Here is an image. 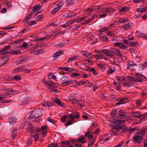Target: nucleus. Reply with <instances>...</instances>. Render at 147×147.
I'll return each mask as SVG.
<instances>
[{"label": "nucleus", "mask_w": 147, "mask_h": 147, "mask_svg": "<svg viewBox=\"0 0 147 147\" xmlns=\"http://www.w3.org/2000/svg\"><path fill=\"white\" fill-rule=\"evenodd\" d=\"M41 115V109H36L30 113L29 117L32 119L37 118Z\"/></svg>", "instance_id": "obj_1"}, {"label": "nucleus", "mask_w": 147, "mask_h": 147, "mask_svg": "<svg viewBox=\"0 0 147 147\" xmlns=\"http://www.w3.org/2000/svg\"><path fill=\"white\" fill-rule=\"evenodd\" d=\"M21 105H25L27 104L30 100L29 96L26 95L24 94L20 97Z\"/></svg>", "instance_id": "obj_2"}, {"label": "nucleus", "mask_w": 147, "mask_h": 147, "mask_svg": "<svg viewBox=\"0 0 147 147\" xmlns=\"http://www.w3.org/2000/svg\"><path fill=\"white\" fill-rule=\"evenodd\" d=\"M114 120V122L116 124L118 125L119 129H122L125 128V125L123 124H122V123H123L125 122V120L116 119H115Z\"/></svg>", "instance_id": "obj_3"}, {"label": "nucleus", "mask_w": 147, "mask_h": 147, "mask_svg": "<svg viewBox=\"0 0 147 147\" xmlns=\"http://www.w3.org/2000/svg\"><path fill=\"white\" fill-rule=\"evenodd\" d=\"M135 77L136 82H142L144 80H146V78L144 76L136 75Z\"/></svg>", "instance_id": "obj_4"}, {"label": "nucleus", "mask_w": 147, "mask_h": 147, "mask_svg": "<svg viewBox=\"0 0 147 147\" xmlns=\"http://www.w3.org/2000/svg\"><path fill=\"white\" fill-rule=\"evenodd\" d=\"M142 139V138L140 133H138L134 136L133 141L135 142H140Z\"/></svg>", "instance_id": "obj_5"}, {"label": "nucleus", "mask_w": 147, "mask_h": 147, "mask_svg": "<svg viewBox=\"0 0 147 147\" xmlns=\"http://www.w3.org/2000/svg\"><path fill=\"white\" fill-rule=\"evenodd\" d=\"M75 115H73L72 114H69V115H65L63 117L66 118V119L68 118H75L76 119H78L80 116V115L79 114V113L78 112H76V113H74Z\"/></svg>", "instance_id": "obj_6"}, {"label": "nucleus", "mask_w": 147, "mask_h": 147, "mask_svg": "<svg viewBox=\"0 0 147 147\" xmlns=\"http://www.w3.org/2000/svg\"><path fill=\"white\" fill-rule=\"evenodd\" d=\"M127 99L126 98H117L116 99V100L118 102L116 103L117 106H119L121 105L124 104H125L126 102L125 100H127Z\"/></svg>", "instance_id": "obj_7"}, {"label": "nucleus", "mask_w": 147, "mask_h": 147, "mask_svg": "<svg viewBox=\"0 0 147 147\" xmlns=\"http://www.w3.org/2000/svg\"><path fill=\"white\" fill-rule=\"evenodd\" d=\"M5 91L7 92V93L9 94L15 95L18 94L19 92L18 90L9 88L6 89Z\"/></svg>", "instance_id": "obj_8"}, {"label": "nucleus", "mask_w": 147, "mask_h": 147, "mask_svg": "<svg viewBox=\"0 0 147 147\" xmlns=\"http://www.w3.org/2000/svg\"><path fill=\"white\" fill-rule=\"evenodd\" d=\"M43 82L44 84L47 86H51L53 88H55V84L54 82L51 81L43 80Z\"/></svg>", "instance_id": "obj_9"}, {"label": "nucleus", "mask_w": 147, "mask_h": 147, "mask_svg": "<svg viewBox=\"0 0 147 147\" xmlns=\"http://www.w3.org/2000/svg\"><path fill=\"white\" fill-rule=\"evenodd\" d=\"M11 48V46L7 45L4 47L3 48L0 50V51L2 52V55L8 54V52L6 51V50L9 49Z\"/></svg>", "instance_id": "obj_10"}, {"label": "nucleus", "mask_w": 147, "mask_h": 147, "mask_svg": "<svg viewBox=\"0 0 147 147\" xmlns=\"http://www.w3.org/2000/svg\"><path fill=\"white\" fill-rule=\"evenodd\" d=\"M63 4H58L57 5V7L54 8L51 12V13L52 14H54L57 11H58L61 7Z\"/></svg>", "instance_id": "obj_11"}, {"label": "nucleus", "mask_w": 147, "mask_h": 147, "mask_svg": "<svg viewBox=\"0 0 147 147\" xmlns=\"http://www.w3.org/2000/svg\"><path fill=\"white\" fill-rule=\"evenodd\" d=\"M130 114L133 117L138 118H140L142 116L139 112H131L130 113Z\"/></svg>", "instance_id": "obj_12"}, {"label": "nucleus", "mask_w": 147, "mask_h": 147, "mask_svg": "<svg viewBox=\"0 0 147 147\" xmlns=\"http://www.w3.org/2000/svg\"><path fill=\"white\" fill-rule=\"evenodd\" d=\"M115 46H118L121 49H126L128 48V47L125 45L124 44L120 42H118L115 44Z\"/></svg>", "instance_id": "obj_13"}, {"label": "nucleus", "mask_w": 147, "mask_h": 147, "mask_svg": "<svg viewBox=\"0 0 147 147\" xmlns=\"http://www.w3.org/2000/svg\"><path fill=\"white\" fill-rule=\"evenodd\" d=\"M76 14L74 12H70L67 13H65L64 15V16L66 18H73L76 15Z\"/></svg>", "instance_id": "obj_14"}, {"label": "nucleus", "mask_w": 147, "mask_h": 147, "mask_svg": "<svg viewBox=\"0 0 147 147\" xmlns=\"http://www.w3.org/2000/svg\"><path fill=\"white\" fill-rule=\"evenodd\" d=\"M42 105L44 106L49 107L54 105V103L51 101H46L42 103Z\"/></svg>", "instance_id": "obj_15"}, {"label": "nucleus", "mask_w": 147, "mask_h": 147, "mask_svg": "<svg viewBox=\"0 0 147 147\" xmlns=\"http://www.w3.org/2000/svg\"><path fill=\"white\" fill-rule=\"evenodd\" d=\"M113 11L112 9H111L105 8L100 10V12L106 13L107 12L110 13Z\"/></svg>", "instance_id": "obj_16"}, {"label": "nucleus", "mask_w": 147, "mask_h": 147, "mask_svg": "<svg viewBox=\"0 0 147 147\" xmlns=\"http://www.w3.org/2000/svg\"><path fill=\"white\" fill-rule=\"evenodd\" d=\"M99 37L100 39L104 42L107 41L108 39V38H107L105 35H103L102 34H100V35H99Z\"/></svg>", "instance_id": "obj_17"}, {"label": "nucleus", "mask_w": 147, "mask_h": 147, "mask_svg": "<svg viewBox=\"0 0 147 147\" xmlns=\"http://www.w3.org/2000/svg\"><path fill=\"white\" fill-rule=\"evenodd\" d=\"M75 104L78 105L81 107H83L84 106V104L82 100H77Z\"/></svg>", "instance_id": "obj_18"}, {"label": "nucleus", "mask_w": 147, "mask_h": 147, "mask_svg": "<svg viewBox=\"0 0 147 147\" xmlns=\"http://www.w3.org/2000/svg\"><path fill=\"white\" fill-rule=\"evenodd\" d=\"M128 21V19L125 18H121L119 20V24H120L121 23H125Z\"/></svg>", "instance_id": "obj_19"}, {"label": "nucleus", "mask_w": 147, "mask_h": 147, "mask_svg": "<svg viewBox=\"0 0 147 147\" xmlns=\"http://www.w3.org/2000/svg\"><path fill=\"white\" fill-rule=\"evenodd\" d=\"M9 52L13 55H16L21 54L20 51L19 49L17 50H13L12 49Z\"/></svg>", "instance_id": "obj_20"}, {"label": "nucleus", "mask_w": 147, "mask_h": 147, "mask_svg": "<svg viewBox=\"0 0 147 147\" xmlns=\"http://www.w3.org/2000/svg\"><path fill=\"white\" fill-rule=\"evenodd\" d=\"M63 52V50H59L54 54V55H53V57L56 58L58 56L60 55L61 54H62Z\"/></svg>", "instance_id": "obj_21"}, {"label": "nucleus", "mask_w": 147, "mask_h": 147, "mask_svg": "<svg viewBox=\"0 0 147 147\" xmlns=\"http://www.w3.org/2000/svg\"><path fill=\"white\" fill-rule=\"evenodd\" d=\"M115 49H116L115 48H112L110 50V54L111 56H110L111 58H112L115 56Z\"/></svg>", "instance_id": "obj_22"}, {"label": "nucleus", "mask_w": 147, "mask_h": 147, "mask_svg": "<svg viewBox=\"0 0 147 147\" xmlns=\"http://www.w3.org/2000/svg\"><path fill=\"white\" fill-rule=\"evenodd\" d=\"M78 55H75L69 58L67 60V62L68 63H69V62L70 61H75L76 60L78 59Z\"/></svg>", "instance_id": "obj_23"}, {"label": "nucleus", "mask_w": 147, "mask_h": 147, "mask_svg": "<svg viewBox=\"0 0 147 147\" xmlns=\"http://www.w3.org/2000/svg\"><path fill=\"white\" fill-rule=\"evenodd\" d=\"M118 117L119 118L123 119V120H127L128 118L126 115L123 114H120L118 115Z\"/></svg>", "instance_id": "obj_24"}, {"label": "nucleus", "mask_w": 147, "mask_h": 147, "mask_svg": "<svg viewBox=\"0 0 147 147\" xmlns=\"http://www.w3.org/2000/svg\"><path fill=\"white\" fill-rule=\"evenodd\" d=\"M69 99L74 104H75V102L77 100L76 99V98L75 95L69 97Z\"/></svg>", "instance_id": "obj_25"}, {"label": "nucleus", "mask_w": 147, "mask_h": 147, "mask_svg": "<svg viewBox=\"0 0 147 147\" xmlns=\"http://www.w3.org/2000/svg\"><path fill=\"white\" fill-rule=\"evenodd\" d=\"M95 15L94 16L90 17L89 19L87 20L86 21H85L82 23V24H87L89 23L92 20L94 19Z\"/></svg>", "instance_id": "obj_26"}, {"label": "nucleus", "mask_w": 147, "mask_h": 147, "mask_svg": "<svg viewBox=\"0 0 147 147\" xmlns=\"http://www.w3.org/2000/svg\"><path fill=\"white\" fill-rule=\"evenodd\" d=\"M102 51L106 55H107L110 57L111 56L110 54V50L107 49H102Z\"/></svg>", "instance_id": "obj_27"}, {"label": "nucleus", "mask_w": 147, "mask_h": 147, "mask_svg": "<svg viewBox=\"0 0 147 147\" xmlns=\"http://www.w3.org/2000/svg\"><path fill=\"white\" fill-rule=\"evenodd\" d=\"M0 94L2 99L7 98L9 97L8 94L7 93V92L6 91L5 93H1Z\"/></svg>", "instance_id": "obj_28"}, {"label": "nucleus", "mask_w": 147, "mask_h": 147, "mask_svg": "<svg viewBox=\"0 0 147 147\" xmlns=\"http://www.w3.org/2000/svg\"><path fill=\"white\" fill-rule=\"evenodd\" d=\"M9 123L10 124H13V123L16 122L17 121V119L14 117H10L8 119Z\"/></svg>", "instance_id": "obj_29"}, {"label": "nucleus", "mask_w": 147, "mask_h": 147, "mask_svg": "<svg viewBox=\"0 0 147 147\" xmlns=\"http://www.w3.org/2000/svg\"><path fill=\"white\" fill-rule=\"evenodd\" d=\"M133 82H129L128 83L127 82H125L123 83V85L124 86L127 87L129 88L130 87H131L133 85Z\"/></svg>", "instance_id": "obj_30"}, {"label": "nucleus", "mask_w": 147, "mask_h": 147, "mask_svg": "<svg viewBox=\"0 0 147 147\" xmlns=\"http://www.w3.org/2000/svg\"><path fill=\"white\" fill-rule=\"evenodd\" d=\"M71 83H73L72 81L71 80H67L66 81L61 83V84H63L64 86H69Z\"/></svg>", "instance_id": "obj_31"}, {"label": "nucleus", "mask_w": 147, "mask_h": 147, "mask_svg": "<svg viewBox=\"0 0 147 147\" xmlns=\"http://www.w3.org/2000/svg\"><path fill=\"white\" fill-rule=\"evenodd\" d=\"M24 68V67H18L17 68H16L13 71V73H16L18 71H21Z\"/></svg>", "instance_id": "obj_32"}, {"label": "nucleus", "mask_w": 147, "mask_h": 147, "mask_svg": "<svg viewBox=\"0 0 147 147\" xmlns=\"http://www.w3.org/2000/svg\"><path fill=\"white\" fill-rule=\"evenodd\" d=\"M47 127L45 126H42L41 128V129L42 130V134L43 136L45 135L47 133V131L46 130Z\"/></svg>", "instance_id": "obj_33"}, {"label": "nucleus", "mask_w": 147, "mask_h": 147, "mask_svg": "<svg viewBox=\"0 0 147 147\" xmlns=\"http://www.w3.org/2000/svg\"><path fill=\"white\" fill-rule=\"evenodd\" d=\"M75 3V0H67L66 1V4L67 5H71Z\"/></svg>", "instance_id": "obj_34"}, {"label": "nucleus", "mask_w": 147, "mask_h": 147, "mask_svg": "<svg viewBox=\"0 0 147 147\" xmlns=\"http://www.w3.org/2000/svg\"><path fill=\"white\" fill-rule=\"evenodd\" d=\"M34 126L32 124H29L28 125V129L31 133L34 132Z\"/></svg>", "instance_id": "obj_35"}, {"label": "nucleus", "mask_w": 147, "mask_h": 147, "mask_svg": "<svg viewBox=\"0 0 147 147\" xmlns=\"http://www.w3.org/2000/svg\"><path fill=\"white\" fill-rule=\"evenodd\" d=\"M128 11V9L127 7L124 6L121 9L119 10V12H126Z\"/></svg>", "instance_id": "obj_36"}, {"label": "nucleus", "mask_w": 147, "mask_h": 147, "mask_svg": "<svg viewBox=\"0 0 147 147\" xmlns=\"http://www.w3.org/2000/svg\"><path fill=\"white\" fill-rule=\"evenodd\" d=\"M44 18V16L43 15H40L36 18V20L37 21H40L43 20Z\"/></svg>", "instance_id": "obj_37"}, {"label": "nucleus", "mask_w": 147, "mask_h": 147, "mask_svg": "<svg viewBox=\"0 0 147 147\" xmlns=\"http://www.w3.org/2000/svg\"><path fill=\"white\" fill-rule=\"evenodd\" d=\"M131 24V23H129L126 24L124 26H122V28L123 29H125V30H128L130 29V24Z\"/></svg>", "instance_id": "obj_38"}, {"label": "nucleus", "mask_w": 147, "mask_h": 147, "mask_svg": "<svg viewBox=\"0 0 147 147\" xmlns=\"http://www.w3.org/2000/svg\"><path fill=\"white\" fill-rule=\"evenodd\" d=\"M48 76L49 78L55 79L56 81H57V80H56L57 78L56 76L54 75L53 73L50 74L48 75Z\"/></svg>", "instance_id": "obj_39"}, {"label": "nucleus", "mask_w": 147, "mask_h": 147, "mask_svg": "<svg viewBox=\"0 0 147 147\" xmlns=\"http://www.w3.org/2000/svg\"><path fill=\"white\" fill-rule=\"evenodd\" d=\"M12 80L14 81H18L21 80V77L20 76H15L12 78Z\"/></svg>", "instance_id": "obj_40"}, {"label": "nucleus", "mask_w": 147, "mask_h": 147, "mask_svg": "<svg viewBox=\"0 0 147 147\" xmlns=\"http://www.w3.org/2000/svg\"><path fill=\"white\" fill-rule=\"evenodd\" d=\"M31 16V14H28L26 16L25 19L23 20V22H27Z\"/></svg>", "instance_id": "obj_41"}, {"label": "nucleus", "mask_w": 147, "mask_h": 147, "mask_svg": "<svg viewBox=\"0 0 147 147\" xmlns=\"http://www.w3.org/2000/svg\"><path fill=\"white\" fill-rule=\"evenodd\" d=\"M40 5L38 4L36 5L33 8L32 10L33 11H34L39 10L40 9Z\"/></svg>", "instance_id": "obj_42"}, {"label": "nucleus", "mask_w": 147, "mask_h": 147, "mask_svg": "<svg viewBox=\"0 0 147 147\" xmlns=\"http://www.w3.org/2000/svg\"><path fill=\"white\" fill-rule=\"evenodd\" d=\"M69 142V144H74L76 142H78V140L76 139H71L68 141Z\"/></svg>", "instance_id": "obj_43"}, {"label": "nucleus", "mask_w": 147, "mask_h": 147, "mask_svg": "<svg viewBox=\"0 0 147 147\" xmlns=\"http://www.w3.org/2000/svg\"><path fill=\"white\" fill-rule=\"evenodd\" d=\"M137 11L138 12L143 13L145 12L144 8L142 7L138 8L136 9Z\"/></svg>", "instance_id": "obj_44"}, {"label": "nucleus", "mask_w": 147, "mask_h": 147, "mask_svg": "<svg viewBox=\"0 0 147 147\" xmlns=\"http://www.w3.org/2000/svg\"><path fill=\"white\" fill-rule=\"evenodd\" d=\"M56 101V103L59 106H60L61 107H63L64 106V103L62 102L59 99Z\"/></svg>", "instance_id": "obj_45"}, {"label": "nucleus", "mask_w": 147, "mask_h": 147, "mask_svg": "<svg viewBox=\"0 0 147 147\" xmlns=\"http://www.w3.org/2000/svg\"><path fill=\"white\" fill-rule=\"evenodd\" d=\"M47 147H58V146L57 143H52L49 144Z\"/></svg>", "instance_id": "obj_46"}, {"label": "nucleus", "mask_w": 147, "mask_h": 147, "mask_svg": "<svg viewBox=\"0 0 147 147\" xmlns=\"http://www.w3.org/2000/svg\"><path fill=\"white\" fill-rule=\"evenodd\" d=\"M99 8L98 6H95L92 8H89L88 9L87 11H92L94 10L95 9H98Z\"/></svg>", "instance_id": "obj_47"}, {"label": "nucleus", "mask_w": 147, "mask_h": 147, "mask_svg": "<svg viewBox=\"0 0 147 147\" xmlns=\"http://www.w3.org/2000/svg\"><path fill=\"white\" fill-rule=\"evenodd\" d=\"M51 36V35H50L49 36H45V37H44L43 38H39L37 40V41H41L43 40H45L49 38Z\"/></svg>", "instance_id": "obj_48"}, {"label": "nucleus", "mask_w": 147, "mask_h": 147, "mask_svg": "<svg viewBox=\"0 0 147 147\" xmlns=\"http://www.w3.org/2000/svg\"><path fill=\"white\" fill-rule=\"evenodd\" d=\"M76 21V20L74 19H73L68 21L67 23L69 26L72 24L74 23Z\"/></svg>", "instance_id": "obj_49"}, {"label": "nucleus", "mask_w": 147, "mask_h": 147, "mask_svg": "<svg viewBox=\"0 0 147 147\" xmlns=\"http://www.w3.org/2000/svg\"><path fill=\"white\" fill-rule=\"evenodd\" d=\"M82 54L84 56L87 57L90 55V53L87 51H83L82 52Z\"/></svg>", "instance_id": "obj_50"}, {"label": "nucleus", "mask_w": 147, "mask_h": 147, "mask_svg": "<svg viewBox=\"0 0 147 147\" xmlns=\"http://www.w3.org/2000/svg\"><path fill=\"white\" fill-rule=\"evenodd\" d=\"M147 131V129L146 127H144L142 129L141 134L143 135H144L145 134L146 131Z\"/></svg>", "instance_id": "obj_51"}, {"label": "nucleus", "mask_w": 147, "mask_h": 147, "mask_svg": "<svg viewBox=\"0 0 147 147\" xmlns=\"http://www.w3.org/2000/svg\"><path fill=\"white\" fill-rule=\"evenodd\" d=\"M97 65L100 69L104 70L105 69V67L104 65L102 63H99L97 64Z\"/></svg>", "instance_id": "obj_52"}, {"label": "nucleus", "mask_w": 147, "mask_h": 147, "mask_svg": "<svg viewBox=\"0 0 147 147\" xmlns=\"http://www.w3.org/2000/svg\"><path fill=\"white\" fill-rule=\"evenodd\" d=\"M115 50V53L118 56H121L122 55V53L119 50L116 49Z\"/></svg>", "instance_id": "obj_53"}, {"label": "nucleus", "mask_w": 147, "mask_h": 147, "mask_svg": "<svg viewBox=\"0 0 147 147\" xmlns=\"http://www.w3.org/2000/svg\"><path fill=\"white\" fill-rule=\"evenodd\" d=\"M66 43L64 42L60 43L57 44L56 46L59 47H62L65 45Z\"/></svg>", "instance_id": "obj_54"}, {"label": "nucleus", "mask_w": 147, "mask_h": 147, "mask_svg": "<svg viewBox=\"0 0 147 147\" xmlns=\"http://www.w3.org/2000/svg\"><path fill=\"white\" fill-rule=\"evenodd\" d=\"M12 102L11 100H5L0 101V103H11Z\"/></svg>", "instance_id": "obj_55"}, {"label": "nucleus", "mask_w": 147, "mask_h": 147, "mask_svg": "<svg viewBox=\"0 0 147 147\" xmlns=\"http://www.w3.org/2000/svg\"><path fill=\"white\" fill-rule=\"evenodd\" d=\"M127 78L129 81H133L134 82H136L135 77V78H134L132 77H130L129 76H127Z\"/></svg>", "instance_id": "obj_56"}, {"label": "nucleus", "mask_w": 147, "mask_h": 147, "mask_svg": "<svg viewBox=\"0 0 147 147\" xmlns=\"http://www.w3.org/2000/svg\"><path fill=\"white\" fill-rule=\"evenodd\" d=\"M87 18L86 16H84L83 17H82V18H80L78 19L77 20V22L78 23H80L82 22L83 20Z\"/></svg>", "instance_id": "obj_57"}, {"label": "nucleus", "mask_w": 147, "mask_h": 147, "mask_svg": "<svg viewBox=\"0 0 147 147\" xmlns=\"http://www.w3.org/2000/svg\"><path fill=\"white\" fill-rule=\"evenodd\" d=\"M27 31V30L26 29H24L22 31H21L19 33H18V35L19 36H21L25 32H26V31Z\"/></svg>", "instance_id": "obj_58"}, {"label": "nucleus", "mask_w": 147, "mask_h": 147, "mask_svg": "<svg viewBox=\"0 0 147 147\" xmlns=\"http://www.w3.org/2000/svg\"><path fill=\"white\" fill-rule=\"evenodd\" d=\"M113 83L115 84V86L116 88V89L117 90H119L120 89L119 86L120 84L117 83H116L114 82H113Z\"/></svg>", "instance_id": "obj_59"}, {"label": "nucleus", "mask_w": 147, "mask_h": 147, "mask_svg": "<svg viewBox=\"0 0 147 147\" xmlns=\"http://www.w3.org/2000/svg\"><path fill=\"white\" fill-rule=\"evenodd\" d=\"M14 28L13 26L12 27H9V26H7L6 27H4L2 28V29L5 30H9L13 28Z\"/></svg>", "instance_id": "obj_60"}, {"label": "nucleus", "mask_w": 147, "mask_h": 147, "mask_svg": "<svg viewBox=\"0 0 147 147\" xmlns=\"http://www.w3.org/2000/svg\"><path fill=\"white\" fill-rule=\"evenodd\" d=\"M47 121H48L49 122L53 124H54V123H55V121L52 119H51L50 117H49L47 119Z\"/></svg>", "instance_id": "obj_61"}, {"label": "nucleus", "mask_w": 147, "mask_h": 147, "mask_svg": "<svg viewBox=\"0 0 147 147\" xmlns=\"http://www.w3.org/2000/svg\"><path fill=\"white\" fill-rule=\"evenodd\" d=\"M28 47V45L27 43L25 42H24L22 45L21 46V47L24 49H26Z\"/></svg>", "instance_id": "obj_62"}, {"label": "nucleus", "mask_w": 147, "mask_h": 147, "mask_svg": "<svg viewBox=\"0 0 147 147\" xmlns=\"http://www.w3.org/2000/svg\"><path fill=\"white\" fill-rule=\"evenodd\" d=\"M134 63L133 61H131L129 62L127 65L128 68H130L131 66H133L134 65Z\"/></svg>", "instance_id": "obj_63"}, {"label": "nucleus", "mask_w": 147, "mask_h": 147, "mask_svg": "<svg viewBox=\"0 0 147 147\" xmlns=\"http://www.w3.org/2000/svg\"><path fill=\"white\" fill-rule=\"evenodd\" d=\"M68 80L67 77L65 76H63V77L61 79V81L64 82Z\"/></svg>", "instance_id": "obj_64"}]
</instances>
